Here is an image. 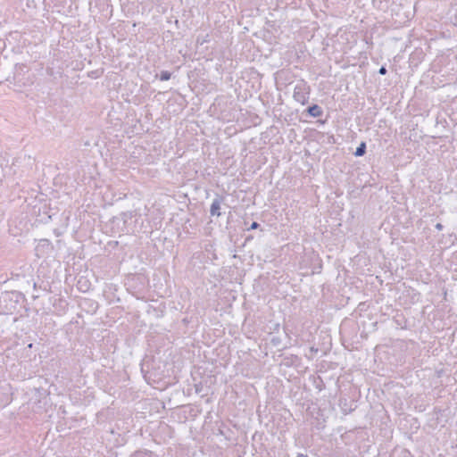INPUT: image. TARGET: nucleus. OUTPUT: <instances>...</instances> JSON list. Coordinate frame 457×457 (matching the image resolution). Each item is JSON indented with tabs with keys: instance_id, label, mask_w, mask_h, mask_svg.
Listing matches in <instances>:
<instances>
[{
	"instance_id": "nucleus-35",
	"label": "nucleus",
	"mask_w": 457,
	"mask_h": 457,
	"mask_svg": "<svg viewBox=\"0 0 457 457\" xmlns=\"http://www.w3.org/2000/svg\"><path fill=\"white\" fill-rule=\"evenodd\" d=\"M454 19H455V23L457 24V8H456V12H455V15H454Z\"/></svg>"
},
{
	"instance_id": "nucleus-14",
	"label": "nucleus",
	"mask_w": 457,
	"mask_h": 457,
	"mask_svg": "<svg viewBox=\"0 0 457 457\" xmlns=\"http://www.w3.org/2000/svg\"><path fill=\"white\" fill-rule=\"evenodd\" d=\"M165 309V303H160L158 306L149 305L147 308V313L153 314L156 319H160L164 316Z\"/></svg>"
},
{
	"instance_id": "nucleus-26",
	"label": "nucleus",
	"mask_w": 457,
	"mask_h": 457,
	"mask_svg": "<svg viewBox=\"0 0 457 457\" xmlns=\"http://www.w3.org/2000/svg\"><path fill=\"white\" fill-rule=\"evenodd\" d=\"M270 343L273 346H279L280 344H281V338L279 337H273L271 339H270Z\"/></svg>"
},
{
	"instance_id": "nucleus-7",
	"label": "nucleus",
	"mask_w": 457,
	"mask_h": 457,
	"mask_svg": "<svg viewBox=\"0 0 457 457\" xmlns=\"http://www.w3.org/2000/svg\"><path fill=\"white\" fill-rule=\"evenodd\" d=\"M52 208L46 201L40 202L39 205H34L32 209V215L37 217V221L41 223H47L52 220L54 213H51Z\"/></svg>"
},
{
	"instance_id": "nucleus-12",
	"label": "nucleus",
	"mask_w": 457,
	"mask_h": 457,
	"mask_svg": "<svg viewBox=\"0 0 457 457\" xmlns=\"http://www.w3.org/2000/svg\"><path fill=\"white\" fill-rule=\"evenodd\" d=\"M426 54L422 48H415V50L409 56V63L411 67H418L424 60Z\"/></svg>"
},
{
	"instance_id": "nucleus-9",
	"label": "nucleus",
	"mask_w": 457,
	"mask_h": 457,
	"mask_svg": "<svg viewBox=\"0 0 457 457\" xmlns=\"http://www.w3.org/2000/svg\"><path fill=\"white\" fill-rule=\"evenodd\" d=\"M53 249H54V246H53L51 241L46 238H42L38 241V243L35 248V251H36L37 256L40 257V256H43L45 254L51 253L53 251Z\"/></svg>"
},
{
	"instance_id": "nucleus-30",
	"label": "nucleus",
	"mask_w": 457,
	"mask_h": 457,
	"mask_svg": "<svg viewBox=\"0 0 457 457\" xmlns=\"http://www.w3.org/2000/svg\"><path fill=\"white\" fill-rule=\"evenodd\" d=\"M435 228H436L437 230L441 231V230H443V228H444V225H443L442 223L438 222V223H436V224L435 225Z\"/></svg>"
},
{
	"instance_id": "nucleus-34",
	"label": "nucleus",
	"mask_w": 457,
	"mask_h": 457,
	"mask_svg": "<svg viewBox=\"0 0 457 457\" xmlns=\"http://www.w3.org/2000/svg\"><path fill=\"white\" fill-rule=\"evenodd\" d=\"M296 457H309L307 454L298 453Z\"/></svg>"
},
{
	"instance_id": "nucleus-24",
	"label": "nucleus",
	"mask_w": 457,
	"mask_h": 457,
	"mask_svg": "<svg viewBox=\"0 0 457 457\" xmlns=\"http://www.w3.org/2000/svg\"><path fill=\"white\" fill-rule=\"evenodd\" d=\"M208 37H209V35H205V36H198V37H196V41H195V42H196V45H200V46H202V45H204V43L209 42V38H208Z\"/></svg>"
},
{
	"instance_id": "nucleus-10",
	"label": "nucleus",
	"mask_w": 457,
	"mask_h": 457,
	"mask_svg": "<svg viewBox=\"0 0 457 457\" xmlns=\"http://www.w3.org/2000/svg\"><path fill=\"white\" fill-rule=\"evenodd\" d=\"M305 118H320L323 115V109L317 104L308 105L302 112Z\"/></svg>"
},
{
	"instance_id": "nucleus-22",
	"label": "nucleus",
	"mask_w": 457,
	"mask_h": 457,
	"mask_svg": "<svg viewBox=\"0 0 457 457\" xmlns=\"http://www.w3.org/2000/svg\"><path fill=\"white\" fill-rule=\"evenodd\" d=\"M395 321L398 326H401L402 328L406 327V320L403 315H398L395 317Z\"/></svg>"
},
{
	"instance_id": "nucleus-13",
	"label": "nucleus",
	"mask_w": 457,
	"mask_h": 457,
	"mask_svg": "<svg viewBox=\"0 0 457 457\" xmlns=\"http://www.w3.org/2000/svg\"><path fill=\"white\" fill-rule=\"evenodd\" d=\"M225 197L220 195H216L215 198L212 200V203L210 206V214L211 216L220 217L221 215V204L224 202Z\"/></svg>"
},
{
	"instance_id": "nucleus-42",
	"label": "nucleus",
	"mask_w": 457,
	"mask_h": 457,
	"mask_svg": "<svg viewBox=\"0 0 457 457\" xmlns=\"http://www.w3.org/2000/svg\"><path fill=\"white\" fill-rule=\"evenodd\" d=\"M376 1H377V0H372L373 4H375V3H376Z\"/></svg>"
},
{
	"instance_id": "nucleus-29",
	"label": "nucleus",
	"mask_w": 457,
	"mask_h": 457,
	"mask_svg": "<svg viewBox=\"0 0 457 457\" xmlns=\"http://www.w3.org/2000/svg\"><path fill=\"white\" fill-rule=\"evenodd\" d=\"M328 144H336V138L334 135H330L328 137Z\"/></svg>"
},
{
	"instance_id": "nucleus-5",
	"label": "nucleus",
	"mask_w": 457,
	"mask_h": 457,
	"mask_svg": "<svg viewBox=\"0 0 457 457\" xmlns=\"http://www.w3.org/2000/svg\"><path fill=\"white\" fill-rule=\"evenodd\" d=\"M360 325L357 321L351 319H345L340 325V336L344 342L353 344L360 343L359 340Z\"/></svg>"
},
{
	"instance_id": "nucleus-15",
	"label": "nucleus",
	"mask_w": 457,
	"mask_h": 457,
	"mask_svg": "<svg viewBox=\"0 0 457 457\" xmlns=\"http://www.w3.org/2000/svg\"><path fill=\"white\" fill-rule=\"evenodd\" d=\"M130 457H158L152 451L149 450H138L134 452Z\"/></svg>"
},
{
	"instance_id": "nucleus-3",
	"label": "nucleus",
	"mask_w": 457,
	"mask_h": 457,
	"mask_svg": "<svg viewBox=\"0 0 457 457\" xmlns=\"http://www.w3.org/2000/svg\"><path fill=\"white\" fill-rule=\"evenodd\" d=\"M149 279L144 273L129 274L125 279L127 290L137 299L144 297Z\"/></svg>"
},
{
	"instance_id": "nucleus-37",
	"label": "nucleus",
	"mask_w": 457,
	"mask_h": 457,
	"mask_svg": "<svg viewBox=\"0 0 457 457\" xmlns=\"http://www.w3.org/2000/svg\"><path fill=\"white\" fill-rule=\"evenodd\" d=\"M311 351H312V352H316V353H317V352H318V349H314L313 347H312V348H311Z\"/></svg>"
},
{
	"instance_id": "nucleus-11",
	"label": "nucleus",
	"mask_w": 457,
	"mask_h": 457,
	"mask_svg": "<svg viewBox=\"0 0 457 457\" xmlns=\"http://www.w3.org/2000/svg\"><path fill=\"white\" fill-rule=\"evenodd\" d=\"M339 407L345 414H349L357 407L356 402L349 397L341 396L339 399Z\"/></svg>"
},
{
	"instance_id": "nucleus-16",
	"label": "nucleus",
	"mask_w": 457,
	"mask_h": 457,
	"mask_svg": "<svg viewBox=\"0 0 457 457\" xmlns=\"http://www.w3.org/2000/svg\"><path fill=\"white\" fill-rule=\"evenodd\" d=\"M367 152V144L365 141H361L360 145L357 146L355 152L353 153V155L355 157H361L364 156Z\"/></svg>"
},
{
	"instance_id": "nucleus-25",
	"label": "nucleus",
	"mask_w": 457,
	"mask_h": 457,
	"mask_svg": "<svg viewBox=\"0 0 457 457\" xmlns=\"http://www.w3.org/2000/svg\"><path fill=\"white\" fill-rule=\"evenodd\" d=\"M172 37H173L172 31L167 30V31L163 32V39L167 40V42H169L170 40L173 41Z\"/></svg>"
},
{
	"instance_id": "nucleus-33",
	"label": "nucleus",
	"mask_w": 457,
	"mask_h": 457,
	"mask_svg": "<svg viewBox=\"0 0 457 457\" xmlns=\"http://www.w3.org/2000/svg\"><path fill=\"white\" fill-rule=\"evenodd\" d=\"M434 411H435L436 413H439V412L441 411V409H439V408H437V407H435V408H434Z\"/></svg>"
},
{
	"instance_id": "nucleus-23",
	"label": "nucleus",
	"mask_w": 457,
	"mask_h": 457,
	"mask_svg": "<svg viewBox=\"0 0 457 457\" xmlns=\"http://www.w3.org/2000/svg\"><path fill=\"white\" fill-rule=\"evenodd\" d=\"M89 287L90 284L87 281H84L83 283H81V281L79 280L78 282V288L82 292H87L89 289Z\"/></svg>"
},
{
	"instance_id": "nucleus-38",
	"label": "nucleus",
	"mask_w": 457,
	"mask_h": 457,
	"mask_svg": "<svg viewBox=\"0 0 457 457\" xmlns=\"http://www.w3.org/2000/svg\"><path fill=\"white\" fill-rule=\"evenodd\" d=\"M33 287L37 288V283L36 282H33Z\"/></svg>"
},
{
	"instance_id": "nucleus-8",
	"label": "nucleus",
	"mask_w": 457,
	"mask_h": 457,
	"mask_svg": "<svg viewBox=\"0 0 457 457\" xmlns=\"http://www.w3.org/2000/svg\"><path fill=\"white\" fill-rule=\"evenodd\" d=\"M29 72V68L24 63H16L13 67V75L12 80L9 78L6 79L7 81L12 82L14 85L19 87H22L27 85L28 79L25 78V74Z\"/></svg>"
},
{
	"instance_id": "nucleus-19",
	"label": "nucleus",
	"mask_w": 457,
	"mask_h": 457,
	"mask_svg": "<svg viewBox=\"0 0 457 457\" xmlns=\"http://www.w3.org/2000/svg\"><path fill=\"white\" fill-rule=\"evenodd\" d=\"M161 223H162V222H161V220H159V221H154V225H151V224H150V222H148V226H149V228H150L149 232H150V233H152L154 228L158 229V228L161 227ZM141 228H145V229L143 230V232H144V233L148 232V230H147V225H145V226H144V222H143V221H142V223H141Z\"/></svg>"
},
{
	"instance_id": "nucleus-1",
	"label": "nucleus",
	"mask_w": 457,
	"mask_h": 457,
	"mask_svg": "<svg viewBox=\"0 0 457 457\" xmlns=\"http://www.w3.org/2000/svg\"><path fill=\"white\" fill-rule=\"evenodd\" d=\"M140 366L143 377L149 385H159L167 377V363L161 359L145 356Z\"/></svg>"
},
{
	"instance_id": "nucleus-32",
	"label": "nucleus",
	"mask_w": 457,
	"mask_h": 457,
	"mask_svg": "<svg viewBox=\"0 0 457 457\" xmlns=\"http://www.w3.org/2000/svg\"><path fill=\"white\" fill-rule=\"evenodd\" d=\"M253 238V236H251V235L247 236V237H245V243H246V242H248V241L252 240Z\"/></svg>"
},
{
	"instance_id": "nucleus-21",
	"label": "nucleus",
	"mask_w": 457,
	"mask_h": 457,
	"mask_svg": "<svg viewBox=\"0 0 457 457\" xmlns=\"http://www.w3.org/2000/svg\"><path fill=\"white\" fill-rule=\"evenodd\" d=\"M193 320H194V318L192 316L191 317L187 316L181 320V326L183 327V333H187L189 324L193 323V321H194Z\"/></svg>"
},
{
	"instance_id": "nucleus-6",
	"label": "nucleus",
	"mask_w": 457,
	"mask_h": 457,
	"mask_svg": "<svg viewBox=\"0 0 457 457\" xmlns=\"http://www.w3.org/2000/svg\"><path fill=\"white\" fill-rule=\"evenodd\" d=\"M311 91V86L304 79H300L295 86L293 98L297 103L305 105L309 103Z\"/></svg>"
},
{
	"instance_id": "nucleus-31",
	"label": "nucleus",
	"mask_w": 457,
	"mask_h": 457,
	"mask_svg": "<svg viewBox=\"0 0 457 457\" xmlns=\"http://www.w3.org/2000/svg\"><path fill=\"white\" fill-rule=\"evenodd\" d=\"M300 359L296 355L291 356V363L293 364L295 361H299Z\"/></svg>"
},
{
	"instance_id": "nucleus-20",
	"label": "nucleus",
	"mask_w": 457,
	"mask_h": 457,
	"mask_svg": "<svg viewBox=\"0 0 457 457\" xmlns=\"http://www.w3.org/2000/svg\"><path fill=\"white\" fill-rule=\"evenodd\" d=\"M82 304L87 305L90 311L96 312L98 308V303L91 299H84Z\"/></svg>"
},
{
	"instance_id": "nucleus-4",
	"label": "nucleus",
	"mask_w": 457,
	"mask_h": 457,
	"mask_svg": "<svg viewBox=\"0 0 457 457\" xmlns=\"http://www.w3.org/2000/svg\"><path fill=\"white\" fill-rule=\"evenodd\" d=\"M0 303H4L5 311L10 313L19 312L21 308H24L26 312L29 311L26 307L27 299L24 294L19 291L3 293Z\"/></svg>"
},
{
	"instance_id": "nucleus-41",
	"label": "nucleus",
	"mask_w": 457,
	"mask_h": 457,
	"mask_svg": "<svg viewBox=\"0 0 457 457\" xmlns=\"http://www.w3.org/2000/svg\"><path fill=\"white\" fill-rule=\"evenodd\" d=\"M32 297H33L34 299H37V298H38V295H33Z\"/></svg>"
},
{
	"instance_id": "nucleus-2",
	"label": "nucleus",
	"mask_w": 457,
	"mask_h": 457,
	"mask_svg": "<svg viewBox=\"0 0 457 457\" xmlns=\"http://www.w3.org/2000/svg\"><path fill=\"white\" fill-rule=\"evenodd\" d=\"M139 218H141V214L136 210L124 212L119 216L113 217L112 223L120 232L130 234L134 233L136 223L138 222Z\"/></svg>"
},
{
	"instance_id": "nucleus-17",
	"label": "nucleus",
	"mask_w": 457,
	"mask_h": 457,
	"mask_svg": "<svg viewBox=\"0 0 457 457\" xmlns=\"http://www.w3.org/2000/svg\"><path fill=\"white\" fill-rule=\"evenodd\" d=\"M377 324H378V322H377V321H372V322L370 323V326L372 327V329H371V330H369V331H366L365 322H364V321H362L363 330L361 332V334H360V337H361V338H362V339H363V338H364V339H366V338L368 337V333H369V332L375 331V330L377 329Z\"/></svg>"
},
{
	"instance_id": "nucleus-36",
	"label": "nucleus",
	"mask_w": 457,
	"mask_h": 457,
	"mask_svg": "<svg viewBox=\"0 0 457 457\" xmlns=\"http://www.w3.org/2000/svg\"><path fill=\"white\" fill-rule=\"evenodd\" d=\"M231 217H232V213H231V212H229V213H228V223L229 222V219H230Z\"/></svg>"
},
{
	"instance_id": "nucleus-18",
	"label": "nucleus",
	"mask_w": 457,
	"mask_h": 457,
	"mask_svg": "<svg viewBox=\"0 0 457 457\" xmlns=\"http://www.w3.org/2000/svg\"><path fill=\"white\" fill-rule=\"evenodd\" d=\"M171 75L172 73L169 71H162L160 73H157L155 75V78L159 79L162 81H167L170 79Z\"/></svg>"
},
{
	"instance_id": "nucleus-40",
	"label": "nucleus",
	"mask_w": 457,
	"mask_h": 457,
	"mask_svg": "<svg viewBox=\"0 0 457 457\" xmlns=\"http://www.w3.org/2000/svg\"><path fill=\"white\" fill-rule=\"evenodd\" d=\"M59 411H62V413H65V411L62 410V408H59Z\"/></svg>"
},
{
	"instance_id": "nucleus-39",
	"label": "nucleus",
	"mask_w": 457,
	"mask_h": 457,
	"mask_svg": "<svg viewBox=\"0 0 457 457\" xmlns=\"http://www.w3.org/2000/svg\"><path fill=\"white\" fill-rule=\"evenodd\" d=\"M59 411H62V413H65V411L62 410V408H59Z\"/></svg>"
},
{
	"instance_id": "nucleus-27",
	"label": "nucleus",
	"mask_w": 457,
	"mask_h": 457,
	"mask_svg": "<svg viewBox=\"0 0 457 457\" xmlns=\"http://www.w3.org/2000/svg\"><path fill=\"white\" fill-rule=\"evenodd\" d=\"M261 227L260 223H258L257 221H253L250 225V227L247 228V230H253V229H257Z\"/></svg>"
},
{
	"instance_id": "nucleus-28",
	"label": "nucleus",
	"mask_w": 457,
	"mask_h": 457,
	"mask_svg": "<svg viewBox=\"0 0 457 457\" xmlns=\"http://www.w3.org/2000/svg\"><path fill=\"white\" fill-rule=\"evenodd\" d=\"M378 73L380 75H386L387 73V69L386 67V65H382L379 70H378Z\"/></svg>"
}]
</instances>
